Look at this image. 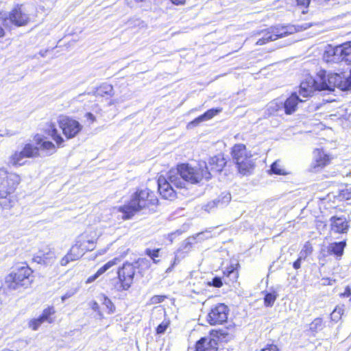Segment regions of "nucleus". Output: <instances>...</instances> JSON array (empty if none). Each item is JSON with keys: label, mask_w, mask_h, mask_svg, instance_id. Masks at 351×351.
<instances>
[{"label": "nucleus", "mask_w": 351, "mask_h": 351, "mask_svg": "<svg viewBox=\"0 0 351 351\" xmlns=\"http://www.w3.org/2000/svg\"><path fill=\"white\" fill-rule=\"evenodd\" d=\"M202 178L209 180L210 173L204 171L201 165L195 169L188 164H180L176 169H171L166 177L160 176L158 178V191L163 198L172 200L176 195L174 187L185 188L186 182L196 184Z\"/></svg>", "instance_id": "f257e3e1"}, {"label": "nucleus", "mask_w": 351, "mask_h": 351, "mask_svg": "<svg viewBox=\"0 0 351 351\" xmlns=\"http://www.w3.org/2000/svg\"><path fill=\"white\" fill-rule=\"evenodd\" d=\"M157 201L154 193L149 189H138L132 195L130 201L127 204L119 206L117 210L123 214V219H129L143 208L154 205Z\"/></svg>", "instance_id": "f03ea898"}, {"label": "nucleus", "mask_w": 351, "mask_h": 351, "mask_svg": "<svg viewBox=\"0 0 351 351\" xmlns=\"http://www.w3.org/2000/svg\"><path fill=\"white\" fill-rule=\"evenodd\" d=\"M21 179L19 175L8 172L6 168L0 167V205L3 208H10L12 206L13 201L10 194L14 192Z\"/></svg>", "instance_id": "7ed1b4c3"}, {"label": "nucleus", "mask_w": 351, "mask_h": 351, "mask_svg": "<svg viewBox=\"0 0 351 351\" xmlns=\"http://www.w3.org/2000/svg\"><path fill=\"white\" fill-rule=\"evenodd\" d=\"M32 272L27 265L17 268L6 276L5 286L12 290H16L20 287H28L33 282Z\"/></svg>", "instance_id": "20e7f679"}, {"label": "nucleus", "mask_w": 351, "mask_h": 351, "mask_svg": "<svg viewBox=\"0 0 351 351\" xmlns=\"http://www.w3.org/2000/svg\"><path fill=\"white\" fill-rule=\"evenodd\" d=\"M232 156L241 174L247 176L252 173L254 162L252 158V154L247 150L244 145H235L232 150Z\"/></svg>", "instance_id": "39448f33"}, {"label": "nucleus", "mask_w": 351, "mask_h": 351, "mask_svg": "<svg viewBox=\"0 0 351 351\" xmlns=\"http://www.w3.org/2000/svg\"><path fill=\"white\" fill-rule=\"evenodd\" d=\"M136 266L133 263H125L117 271L118 279L112 281V288L117 291L129 289L133 283Z\"/></svg>", "instance_id": "423d86ee"}, {"label": "nucleus", "mask_w": 351, "mask_h": 351, "mask_svg": "<svg viewBox=\"0 0 351 351\" xmlns=\"http://www.w3.org/2000/svg\"><path fill=\"white\" fill-rule=\"evenodd\" d=\"M296 32V28L294 26H283L281 27L271 28L267 30L262 31L260 35L262 37L258 39L256 45H263L268 42L276 40L279 38L285 37L288 35L292 34Z\"/></svg>", "instance_id": "0eeeda50"}, {"label": "nucleus", "mask_w": 351, "mask_h": 351, "mask_svg": "<svg viewBox=\"0 0 351 351\" xmlns=\"http://www.w3.org/2000/svg\"><path fill=\"white\" fill-rule=\"evenodd\" d=\"M348 81L346 77L338 73H330L327 76H319L320 90H333L335 88H338L341 90H348Z\"/></svg>", "instance_id": "6e6552de"}, {"label": "nucleus", "mask_w": 351, "mask_h": 351, "mask_svg": "<svg viewBox=\"0 0 351 351\" xmlns=\"http://www.w3.org/2000/svg\"><path fill=\"white\" fill-rule=\"evenodd\" d=\"M86 243H90V241H85L84 237H79L75 244L71 247L69 252L60 260V265L66 266L70 262L80 258L86 251L93 250V247H89L86 245Z\"/></svg>", "instance_id": "1a4fd4ad"}, {"label": "nucleus", "mask_w": 351, "mask_h": 351, "mask_svg": "<svg viewBox=\"0 0 351 351\" xmlns=\"http://www.w3.org/2000/svg\"><path fill=\"white\" fill-rule=\"evenodd\" d=\"M58 123L62 133L67 138L75 137L82 130V125L79 121L68 116H59Z\"/></svg>", "instance_id": "9d476101"}, {"label": "nucleus", "mask_w": 351, "mask_h": 351, "mask_svg": "<svg viewBox=\"0 0 351 351\" xmlns=\"http://www.w3.org/2000/svg\"><path fill=\"white\" fill-rule=\"evenodd\" d=\"M228 313V307L224 304L219 303L210 308L206 321L210 325L222 324L227 321Z\"/></svg>", "instance_id": "9b49d317"}, {"label": "nucleus", "mask_w": 351, "mask_h": 351, "mask_svg": "<svg viewBox=\"0 0 351 351\" xmlns=\"http://www.w3.org/2000/svg\"><path fill=\"white\" fill-rule=\"evenodd\" d=\"M319 81L315 80L311 76H307L300 86L299 96L306 98L312 95L315 90H320Z\"/></svg>", "instance_id": "f8f14e48"}, {"label": "nucleus", "mask_w": 351, "mask_h": 351, "mask_svg": "<svg viewBox=\"0 0 351 351\" xmlns=\"http://www.w3.org/2000/svg\"><path fill=\"white\" fill-rule=\"evenodd\" d=\"M226 164V160L222 154H218L213 157H211L208 160V165H207L205 162H203L202 165L204 171H208L212 174V172H220Z\"/></svg>", "instance_id": "ddd939ff"}, {"label": "nucleus", "mask_w": 351, "mask_h": 351, "mask_svg": "<svg viewBox=\"0 0 351 351\" xmlns=\"http://www.w3.org/2000/svg\"><path fill=\"white\" fill-rule=\"evenodd\" d=\"M330 230L334 233L346 234L349 230V221L344 216H333L330 219Z\"/></svg>", "instance_id": "4468645a"}, {"label": "nucleus", "mask_w": 351, "mask_h": 351, "mask_svg": "<svg viewBox=\"0 0 351 351\" xmlns=\"http://www.w3.org/2000/svg\"><path fill=\"white\" fill-rule=\"evenodd\" d=\"M303 99L300 98V96L296 93H293L284 102L283 110L287 114H291L295 112L300 103L304 102Z\"/></svg>", "instance_id": "2eb2a0df"}, {"label": "nucleus", "mask_w": 351, "mask_h": 351, "mask_svg": "<svg viewBox=\"0 0 351 351\" xmlns=\"http://www.w3.org/2000/svg\"><path fill=\"white\" fill-rule=\"evenodd\" d=\"M33 141L39 148V151L45 152L47 155H51L56 151L55 145L52 142L47 141L41 134L34 135Z\"/></svg>", "instance_id": "dca6fc26"}, {"label": "nucleus", "mask_w": 351, "mask_h": 351, "mask_svg": "<svg viewBox=\"0 0 351 351\" xmlns=\"http://www.w3.org/2000/svg\"><path fill=\"white\" fill-rule=\"evenodd\" d=\"M10 21L17 26L25 25L29 21L28 15L24 12L22 7H16L10 14Z\"/></svg>", "instance_id": "f3484780"}, {"label": "nucleus", "mask_w": 351, "mask_h": 351, "mask_svg": "<svg viewBox=\"0 0 351 351\" xmlns=\"http://www.w3.org/2000/svg\"><path fill=\"white\" fill-rule=\"evenodd\" d=\"M217 348V341L211 336H208L201 338L197 342L195 351H216Z\"/></svg>", "instance_id": "a211bd4d"}, {"label": "nucleus", "mask_w": 351, "mask_h": 351, "mask_svg": "<svg viewBox=\"0 0 351 351\" xmlns=\"http://www.w3.org/2000/svg\"><path fill=\"white\" fill-rule=\"evenodd\" d=\"M341 52V51H340L339 46L335 47L330 46L325 51L323 58L326 62L329 63H338L343 62Z\"/></svg>", "instance_id": "6ab92c4d"}, {"label": "nucleus", "mask_w": 351, "mask_h": 351, "mask_svg": "<svg viewBox=\"0 0 351 351\" xmlns=\"http://www.w3.org/2000/svg\"><path fill=\"white\" fill-rule=\"evenodd\" d=\"M283 110L282 101L278 99L270 101L266 106L265 114L267 117L279 115Z\"/></svg>", "instance_id": "aec40b11"}, {"label": "nucleus", "mask_w": 351, "mask_h": 351, "mask_svg": "<svg viewBox=\"0 0 351 351\" xmlns=\"http://www.w3.org/2000/svg\"><path fill=\"white\" fill-rule=\"evenodd\" d=\"M119 262H120V259L119 258H114L112 260L109 261L104 265H103L101 267H100L93 276H90L87 280V282H93L99 276H101V274L105 273L107 270H108L112 267L117 265V263Z\"/></svg>", "instance_id": "412c9836"}, {"label": "nucleus", "mask_w": 351, "mask_h": 351, "mask_svg": "<svg viewBox=\"0 0 351 351\" xmlns=\"http://www.w3.org/2000/svg\"><path fill=\"white\" fill-rule=\"evenodd\" d=\"M346 246V241L332 243L328 246V252L335 255L337 258H341L343 254Z\"/></svg>", "instance_id": "4be33fe9"}, {"label": "nucleus", "mask_w": 351, "mask_h": 351, "mask_svg": "<svg viewBox=\"0 0 351 351\" xmlns=\"http://www.w3.org/2000/svg\"><path fill=\"white\" fill-rule=\"evenodd\" d=\"M28 158L23 150L15 151L9 158V162L14 167L23 166L25 164V159Z\"/></svg>", "instance_id": "5701e85b"}, {"label": "nucleus", "mask_w": 351, "mask_h": 351, "mask_svg": "<svg viewBox=\"0 0 351 351\" xmlns=\"http://www.w3.org/2000/svg\"><path fill=\"white\" fill-rule=\"evenodd\" d=\"M221 111L220 109H210L208 111H206L204 114L199 116L196 119H195L193 121H192L189 125H197L199 123L208 121L210 119H212L213 117H215L218 112Z\"/></svg>", "instance_id": "b1692460"}, {"label": "nucleus", "mask_w": 351, "mask_h": 351, "mask_svg": "<svg viewBox=\"0 0 351 351\" xmlns=\"http://www.w3.org/2000/svg\"><path fill=\"white\" fill-rule=\"evenodd\" d=\"M314 156L315 158V161L317 167H324L326 166L330 161V158L328 155L325 154L321 149H316L314 152Z\"/></svg>", "instance_id": "393cba45"}, {"label": "nucleus", "mask_w": 351, "mask_h": 351, "mask_svg": "<svg viewBox=\"0 0 351 351\" xmlns=\"http://www.w3.org/2000/svg\"><path fill=\"white\" fill-rule=\"evenodd\" d=\"M22 149L28 158H36L40 156L39 148L30 143H25Z\"/></svg>", "instance_id": "a878e982"}, {"label": "nucleus", "mask_w": 351, "mask_h": 351, "mask_svg": "<svg viewBox=\"0 0 351 351\" xmlns=\"http://www.w3.org/2000/svg\"><path fill=\"white\" fill-rule=\"evenodd\" d=\"M343 62L351 63V42L339 45Z\"/></svg>", "instance_id": "bb28decb"}, {"label": "nucleus", "mask_w": 351, "mask_h": 351, "mask_svg": "<svg viewBox=\"0 0 351 351\" xmlns=\"http://www.w3.org/2000/svg\"><path fill=\"white\" fill-rule=\"evenodd\" d=\"M47 134L51 136L53 140L56 143L58 146L62 145L64 142L63 138L58 134V129L53 123H50L47 129Z\"/></svg>", "instance_id": "cd10ccee"}, {"label": "nucleus", "mask_w": 351, "mask_h": 351, "mask_svg": "<svg viewBox=\"0 0 351 351\" xmlns=\"http://www.w3.org/2000/svg\"><path fill=\"white\" fill-rule=\"evenodd\" d=\"M270 171L272 173L276 174V175H287L289 174V172L283 168L281 162L279 160L275 161L271 165Z\"/></svg>", "instance_id": "c85d7f7f"}, {"label": "nucleus", "mask_w": 351, "mask_h": 351, "mask_svg": "<svg viewBox=\"0 0 351 351\" xmlns=\"http://www.w3.org/2000/svg\"><path fill=\"white\" fill-rule=\"evenodd\" d=\"M56 311L54 308L53 306H49L43 311V313L40 317L45 322L52 323L53 322V319L51 316L54 315Z\"/></svg>", "instance_id": "c756f323"}, {"label": "nucleus", "mask_w": 351, "mask_h": 351, "mask_svg": "<svg viewBox=\"0 0 351 351\" xmlns=\"http://www.w3.org/2000/svg\"><path fill=\"white\" fill-rule=\"evenodd\" d=\"M323 328V320L322 318L317 317L315 318L310 324H309V330L313 333H317L318 331H320Z\"/></svg>", "instance_id": "7c9ffc66"}, {"label": "nucleus", "mask_w": 351, "mask_h": 351, "mask_svg": "<svg viewBox=\"0 0 351 351\" xmlns=\"http://www.w3.org/2000/svg\"><path fill=\"white\" fill-rule=\"evenodd\" d=\"M126 25L130 28L144 27L146 26V24L143 21L135 17L128 19L126 22Z\"/></svg>", "instance_id": "2f4dec72"}, {"label": "nucleus", "mask_w": 351, "mask_h": 351, "mask_svg": "<svg viewBox=\"0 0 351 351\" xmlns=\"http://www.w3.org/2000/svg\"><path fill=\"white\" fill-rule=\"evenodd\" d=\"M113 88L110 84H105L101 85L97 90L99 95L104 96V95H111Z\"/></svg>", "instance_id": "473e14b6"}, {"label": "nucleus", "mask_w": 351, "mask_h": 351, "mask_svg": "<svg viewBox=\"0 0 351 351\" xmlns=\"http://www.w3.org/2000/svg\"><path fill=\"white\" fill-rule=\"evenodd\" d=\"M276 298H277V294L275 292L267 293L265 295V299H264L265 306H273Z\"/></svg>", "instance_id": "72a5a7b5"}, {"label": "nucleus", "mask_w": 351, "mask_h": 351, "mask_svg": "<svg viewBox=\"0 0 351 351\" xmlns=\"http://www.w3.org/2000/svg\"><path fill=\"white\" fill-rule=\"evenodd\" d=\"M170 324L169 319H165L157 327L156 332L158 335L163 334Z\"/></svg>", "instance_id": "f704fd0d"}, {"label": "nucleus", "mask_w": 351, "mask_h": 351, "mask_svg": "<svg viewBox=\"0 0 351 351\" xmlns=\"http://www.w3.org/2000/svg\"><path fill=\"white\" fill-rule=\"evenodd\" d=\"M45 322L39 316L37 319H34L29 321V326L34 330H36L39 326Z\"/></svg>", "instance_id": "c9c22d12"}, {"label": "nucleus", "mask_w": 351, "mask_h": 351, "mask_svg": "<svg viewBox=\"0 0 351 351\" xmlns=\"http://www.w3.org/2000/svg\"><path fill=\"white\" fill-rule=\"evenodd\" d=\"M55 259L56 256L53 252H49L46 254H43V257L42 258V261L45 264L52 263Z\"/></svg>", "instance_id": "e433bc0d"}, {"label": "nucleus", "mask_w": 351, "mask_h": 351, "mask_svg": "<svg viewBox=\"0 0 351 351\" xmlns=\"http://www.w3.org/2000/svg\"><path fill=\"white\" fill-rule=\"evenodd\" d=\"M103 298V304L108 309L109 313H112L115 308L114 304L108 298L104 296Z\"/></svg>", "instance_id": "4c0bfd02"}, {"label": "nucleus", "mask_w": 351, "mask_h": 351, "mask_svg": "<svg viewBox=\"0 0 351 351\" xmlns=\"http://www.w3.org/2000/svg\"><path fill=\"white\" fill-rule=\"evenodd\" d=\"M90 308L95 312L98 313L100 318H103V314L99 311V306L97 302L93 301L90 303Z\"/></svg>", "instance_id": "58836bf2"}, {"label": "nucleus", "mask_w": 351, "mask_h": 351, "mask_svg": "<svg viewBox=\"0 0 351 351\" xmlns=\"http://www.w3.org/2000/svg\"><path fill=\"white\" fill-rule=\"evenodd\" d=\"M261 351H279L278 347L274 343H268Z\"/></svg>", "instance_id": "ea45409f"}, {"label": "nucleus", "mask_w": 351, "mask_h": 351, "mask_svg": "<svg viewBox=\"0 0 351 351\" xmlns=\"http://www.w3.org/2000/svg\"><path fill=\"white\" fill-rule=\"evenodd\" d=\"M209 285H211L215 287H221L222 286L223 283H222L221 278L215 277L213 279L212 282L209 283Z\"/></svg>", "instance_id": "a19ab883"}, {"label": "nucleus", "mask_w": 351, "mask_h": 351, "mask_svg": "<svg viewBox=\"0 0 351 351\" xmlns=\"http://www.w3.org/2000/svg\"><path fill=\"white\" fill-rule=\"evenodd\" d=\"M76 292H77L76 289L71 290V291H67L65 294H64L61 297L62 302H64L66 300H67L69 298L72 297Z\"/></svg>", "instance_id": "79ce46f5"}, {"label": "nucleus", "mask_w": 351, "mask_h": 351, "mask_svg": "<svg viewBox=\"0 0 351 351\" xmlns=\"http://www.w3.org/2000/svg\"><path fill=\"white\" fill-rule=\"evenodd\" d=\"M158 254H159V250L158 249L154 250H148L147 251V254L149 255L154 261V262H156L154 258H155V257H158Z\"/></svg>", "instance_id": "37998d69"}, {"label": "nucleus", "mask_w": 351, "mask_h": 351, "mask_svg": "<svg viewBox=\"0 0 351 351\" xmlns=\"http://www.w3.org/2000/svg\"><path fill=\"white\" fill-rule=\"evenodd\" d=\"M84 117L86 119L87 121L89 123V124H92L96 121L95 117L91 112L86 113Z\"/></svg>", "instance_id": "c03bdc74"}, {"label": "nucleus", "mask_w": 351, "mask_h": 351, "mask_svg": "<svg viewBox=\"0 0 351 351\" xmlns=\"http://www.w3.org/2000/svg\"><path fill=\"white\" fill-rule=\"evenodd\" d=\"M341 297L343 298H350V300H351V290L350 288L347 286L345 289V291L343 293L340 294Z\"/></svg>", "instance_id": "a18cd8bd"}, {"label": "nucleus", "mask_w": 351, "mask_h": 351, "mask_svg": "<svg viewBox=\"0 0 351 351\" xmlns=\"http://www.w3.org/2000/svg\"><path fill=\"white\" fill-rule=\"evenodd\" d=\"M165 296L162 295H154L152 298V302L154 304L160 303L164 300Z\"/></svg>", "instance_id": "49530a36"}, {"label": "nucleus", "mask_w": 351, "mask_h": 351, "mask_svg": "<svg viewBox=\"0 0 351 351\" xmlns=\"http://www.w3.org/2000/svg\"><path fill=\"white\" fill-rule=\"evenodd\" d=\"M298 5L304 7V8H306L309 3L311 0H295Z\"/></svg>", "instance_id": "de8ad7c7"}, {"label": "nucleus", "mask_w": 351, "mask_h": 351, "mask_svg": "<svg viewBox=\"0 0 351 351\" xmlns=\"http://www.w3.org/2000/svg\"><path fill=\"white\" fill-rule=\"evenodd\" d=\"M302 252H300V256L293 263V267L294 269H298L300 268L301 266V261H302Z\"/></svg>", "instance_id": "09e8293b"}, {"label": "nucleus", "mask_w": 351, "mask_h": 351, "mask_svg": "<svg viewBox=\"0 0 351 351\" xmlns=\"http://www.w3.org/2000/svg\"><path fill=\"white\" fill-rule=\"evenodd\" d=\"M14 134L12 132L8 130H5L3 132L0 131V136H11Z\"/></svg>", "instance_id": "8fccbe9b"}, {"label": "nucleus", "mask_w": 351, "mask_h": 351, "mask_svg": "<svg viewBox=\"0 0 351 351\" xmlns=\"http://www.w3.org/2000/svg\"><path fill=\"white\" fill-rule=\"evenodd\" d=\"M215 206L216 203L215 202H209L207 205L205 206L204 210L209 211L210 208H214Z\"/></svg>", "instance_id": "3c124183"}, {"label": "nucleus", "mask_w": 351, "mask_h": 351, "mask_svg": "<svg viewBox=\"0 0 351 351\" xmlns=\"http://www.w3.org/2000/svg\"><path fill=\"white\" fill-rule=\"evenodd\" d=\"M175 5H182L185 3L186 0H171Z\"/></svg>", "instance_id": "603ef678"}, {"label": "nucleus", "mask_w": 351, "mask_h": 351, "mask_svg": "<svg viewBox=\"0 0 351 351\" xmlns=\"http://www.w3.org/2000/svg\"><path fill=\"white\" fill-rule=\"evenodd\" d=\"M346 80L348 81V90L351 88V69L350 72V75L348 77H346Z\"/></svg>", "instance_id": "864d4df0"}, {"label": "nucleus", "mask_w": 351, "mask_h": 351, "mask_svg": "<svg viewBox=\"0 0 351 351\" xmlns=\"http://www.w3.org/2000/svg\"><path fill=\"white\" fill-rule=\"evenodd\" d=\"M84 240L88 241V239H84ZM89 241H90V243H86V245L89 247H93V250L95 247V245H94L95 242L93 240H89Z\"/></svg>", "instance_id": "5fc2aeb1"}, {"label": "nucleus", "mask_w": 351, "mask_h": 351, "mask_svg": "<svg viewBox=\"0 0 351 351\" xmlns=\"http://www.w3.org/2000/svg\"><path fill=\"white\" fill-rule=\"evenodd\" d=\"M340 313H341V310H340V309H339V311H338L337 309H335V310L332 312V316H334V317H335L336 313L340 314Z\"/></svg>", "instance_id": "6e6d98bb"}, {"label": "nucleus", "mask_w": 351, "mask_h": 351, "mask_svg": "<svg viewBox=\"0 0 351 351\" xmlns=\"http://www.w3.org/2000/svg\"><path fill=\"white\" fill-rule=\"evenodd\" d=\"M3 28L0 26V37H1L3 35Z\"/></svg>", "instance_id": "4d7b16f0"}, {"label": "nucleus", "mask_w": 351, "mask_h": 351, "mask_svg": "<svg viewBox=\"0 0 351 351\" xmlns=\"http://www.w3.org/2000/svg\"><path fill=\"white\" fill-rule=\"evenodd\" d=\"M324 280L327 281V285H332L331 282L332 281H335V280H330V279H325Z\"/></svg>", "instance_id": "13d9d810"}, {"label": "nucleus", "mask_w": 351, "mask_h": 351, "mask_svg": "<svg viewBox=\"0 0 351 351\" xmlns=\"http://www.w3.org/2000/svg\"><path fill=\"white\" fill-rule=\"evenodd\" d=\"M137 3H140V2H143L145 1V0H134Z\"/></svg>", "instance_id": "bf43d9fd"}, {"label": "nucleus", "mask_w": 351, "mask_h": 351, "mask_svg": "<svg viewBox=\"0 0 351 351\" xmlns=\"http://www.w3.org/2000/svg\"><path fill=\"white\" fill-rule=\"evenodd\" d=\"M309 26H310V25H308V27H309ZM307 27H308V26H307V25H306L305 27H304V29H306Z\"/></svg>", "instance_id": "052dcab7"}, {"label": "nucleus", "mask_w": 351, "mask_h": 351, "mask_svg": "<svg viewBox=\"0 0 351 351\" xmlns=\"http://www.w3.org/2000/svg\"><path fill=\"white\" fill-rule=\"evenodd\" d=\"M302 12L304 14L306 12L304 10H302Z\"/></svg>", "instance_id": "680f3d73"}]
</instances>
